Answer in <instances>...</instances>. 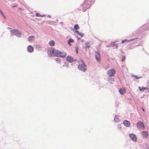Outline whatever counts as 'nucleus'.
<instances>
[{"label": "nucleus", "instance_id": "nucleus-28", "mask_svg": "<svg viewBox=\"0 0 149 149\" xmlns=\"http://www.w3.org/2000/svg\"><path fill=\"white\" fill-rule=\"evenodd\" d=\"M3 17L4 18H6V17L4 15V16H3Z\"/></svg>", "mask_w": 149, "mask_h": 149}, {"label": "nucleus", "instance_id": "nucleus-26", "mask_svg": "<svg viewBox=\"0 0 149 149\" xmlns=\"http://www.w3.org/2000/svg\"><path fill=\"white\" fill-rule=\"evenodd\" d=\"M0 13H1V14L3 16H4V14H3V13L2 12H1Z\"/></svg>", "mask_w": 149, "mask_h": 149}, {"label": "nucleus", "instance_id": "nucleus-23", "mask_svg": "<svg viewBox=\"0 0 149 149\" xmlns=\"http://www.w3.org/2000/svg\"><path fill=\"white\" fill-rule=\"evenodd\" d=\"M55 60H56V61H60V59L58 58H56L55 59Z\"/></svg>", "mask_w": 149, "mask_h": 149}, {"label": "nucleus", "instance_id": "nucleus-6", "mask_svg": "<svg viewBox=\"0 0 149 149\" xmlns=\"http://www.w3.org/2000/svg\"><path fill=\"white\" fill-rule=\"evenodd\" d=\"M137 127L139 129H144V124L143 122L140 121L137 123Z\"/></svg>", "mask_w": 149, "mask_h": 149}, {"label": "nucleus", "instance_id": "nucleus-5", "mask_svg": "<svg viewBox=\"0 0 149 149\" xmlns=\"http://www.w3.org/2000/svg\"><path fill=\"white\" fill-rule=\"evenodd\" d=\"M116 73V71L114 69L109 70L107 74L110 77H112Z\"/></svg>", "mask_w": 149, "mask_h": 149}, {"label": "nucleus", "instance_id": "nucleus-31", "mask_svg": "<svg viewBox=\"0 0 149 149\" xmlns=\"http://www.w3.org/2000/svg\"><path fill=\"white\" fill-rule=\"evenodd\" d=\"M86 1L87 2L88 0H86Z\"/></svg>", "mask_w": 149, "mask_h": 149}, {"label": "nucleus", "instance_id": "nucleus-1", "mask_svg": "<svg viewBox=\"0 0 149 149\" xmlns=\"http://www.w3.org/2000/svg\"><path fill=\"white\" fill-rule=\"evenodd\" d=\"M81 61L82 63V64H81L79 65L78 66V68L79 70L83 72H85L87 69L86 66L83 60H81Z\"/></svg>", "mask_w": 149, "mask_h": 149}, {"label": "nucleus", "instance_id": "nucleus-29", "mask_svg": "<svg viewBox=\"0 0 149 149\" xmlns=\"http://www.w3.org/2000/svg\"><path fill=\"white\" fill-rule=\"evenodd\" d=\"M76 51L77 53H78V50L77 49H76Z\"/></svg>", "mask_w": 149, "mask_h": 149}, {"label": "nucleus", "instance_id": "nucleus-8", "mask_svg": "<svg viewBox=\"0 0 149 149\" xmlns=\"http://www.w3.org/2000/svg\"><path fill=\"white\" fill-rule=\"evenodd\" d=\"M123 124L126 127H129L130 125V122L127 120H125L123 122Z\"/></svg>", "mask_w": 149, "mask_h": 149}, {"label": "nucleus", "instance_id": "nucleus-21", "mask_svg": "<svg viewBox=\"0 0 149 149\" xmlns=\"http://www.w3.org/2000/svg\"><path fill=\"white\" fill-rule=\"evenodd\" d=\"M134 77H135V79H139L141 77H138L137 76H134Z\"/></svg>", "mask_w": 149, "mask_h": 149}, {"label": "nucleus", "instance_id": "nucleus-13", "mask_svg": "<svg viewBox=\"0 0 149 149\" xmlns=\"http://www.w3.org/2000/svg\"><path fill=\"white\" fill-rule=\"evenodd\" d=\"M139 89L140 91L141 92H143L145 90H147L149 89V88L148 87H139Z\"/></svg>", "mask_w": 149, "mask_h": 149}, {"label": "nucleus", "instance_id": "nucleus-20", "mask_svg": "<svg viewBox=\"0 0 149 149\" xmlns=\"http://www.w3.org/2000/svg\"><path fill=\"white\" fill-rule=\"evenodd\" d=\"M36 16L37 17H42V16L39 13H36Z\"/></svg>", "mask_w": 149, "mask_h": 149}, {"label": "nucleus", "instance_id": "nucleus-25", "mask_svg": "<svg viewBox=\"0 0 149 149\" xmlns=\"http://www.w3.org/2000/svg\"><path fill=\"white\" fill-rule=\"evenodd\" d=\"M114 119V120L116 122L117 121V119L116 118H115Z\"/></svg>", "mask_w": 149, "mask_h": 149}, {"label": "nucleus", "instance_id": "nucleus-16", "mask_svg": "<svg viewBox=\"0 0 149 149\" xmlns=\"http://www.w3.org/2000/svg\"><path fill=\"white\" fill-rule=\"evenodd\" d=\"M49 45L51 46H54V42L53 40H52L49 42Z\"/></svg>", "mask_w": 149, "mask_h": 149}, {"label": "nucleus", "instance_id": "nucleus-2", "mask_svg": "<svg viewBox=\"0 0 149 149\" xmlns=\"http://www.w3.org/2000/svg\"><path fill=\"white\" fill-rule=\"evenodd\" d=\"M55 55L58 57H64L66 55V53L64 52H60L58 50H55Z\"/></svg>", "mask_w": 149, "mask_h": 149}, {"label": "nucleus", "instance_id": "nucleus-24", "mask_svg": "<svg viewBox=\"0 0 149 149\" xmlns=\"http://www.w3.org/2000/svg\"><path fill=\"white\" fill-rule=\"evenodd\" d=\"M125 41V40H123L122 41L121 43H123Z\"/></svg>", "mask_w": 149, "mask_h": 149}, {"label": "nucleus", "instance_id": "nucleus-3", "mask_svg": "<svg viewBox=\"0 0 149 149\" xmlns=\"http://www.w3.org/2000/svg\"><path fill=\"white\" fill-rule=\"evenodd\" d=\"M47 52L48 55L50 56H52V55L56 56L55 55V51H54V49L53 48L48 49Z\"/></svg>", "mask_w": 149, "mask_h": 149}, {"label": "nucleus", "instance_id": "nucleus-17", "mask_svg": "<svg viewBox=\"0 0 149 149\" xmlns=\"http://www.w3.org/2000/svg\"><path fill=\"white\" fill-rule=\"evenodd\" d=\"M34 38V37L33 36H31L29 37L28 40L29 41H31L33 40Z\"/></svg>", "mask_w": 149, "mask_h": 149}, {"label": "nucleus", "instance_id": "nucleus-9", "mask_svg": "<svg viewBox=\"0 0 149 149\" xmlns=\"http://www.w3.org/2000/svg\"><path fill=\"white\" fill-rule=\"evenodd\" d=\"M129 136L133 141H136V136L134 134H131L129 135Z\"/></svg>", "mask_w": 149, "mask_h": 149}, {"label": "nucleus", "instance_id": "nucleus-10", "mask_svg": "<svg viewBox=\"0 0 149 149\" xmlns=\"http://www.w3.org/2000/svg\"><path fill=\"white\" fill-rule=\"evenodd\" d=\"M66 59L67 61L69 62H72L74 61L73 58L70 56H67L66 57Z\"/></svg>", "mask_w": 149, "mask_h": 149}, {"label": "nucleus", "instance_id": "nucleus-30", "mask_svg": "<svg viewBox=\"0 0 149 149\" xmlns=\"http://www.w3.org/2000/svg\"><path fill=\"white\" fill-rule=\"evenodd\" d=\"M142 110L143 111H145L144 109H143V108H142Z\"/></svg>", "mask_w": 149, "mask_h": 149}, {"label": "nucleus", "instance_id": "nucleus-27", "mask_svg": "<svg viewBox=\"0 0 149 149\" xmlns=\"http://www.w3.org/2000/svg\"><path fill=\"white\" fill-rule=\"evenodd\" d=\"M0 13H1V14L3 16H4V14H3V13L2 12H1Z\"/></svg>", "mask_w": 149, "mask_h": 149}, {"label": "nucleus", "instance_id": "nucleus-15", "mask_svg": "<svg viewBox=\"0 0 149 149\" xmlns=\"http://www.w3.org/2000/svg\"><path fill=\"white\" fill-rule=\"evenodd\" d=\"M74 41V40L73 39L71 38H70L68 40V41L67 42L68 45L70 46H71V44H70V43L73 42Z\"/></svg>", "mask_w": 149, "mask_h": 149}, {"label": "nucleus", "instance_id": "nucleus-12", "mask_svg": "<svg viewBox=\"0 0 149 149\" xmlns=\"http://www.w3.org/2000/svg\"><path fill=\"white\" fill-rule=\"evenodd\" d=\"M121 95H123L125 93V88H121L119 89V91Z\"/></svg>", "mask_w": 149, "mask_h": 149}, {"label": "nucleus", "instance_id": "nucleus-4", "mask_svg": "<svg viewBox=\"0 0 149 149\" xmlns=\"http://www.w3.org/2000/svg\"><path fill=\"white\" fill-rule=\"evenodd\" d=\"M11 34L13 35H15L18 37H20L21 33L17 30L15 29L12 30L10 31Z\"/></svg>", "mask_w": 149, "mask_h": 149}, {"label": "nucleus", "instance_id": "nucleus-11", "mask_svg": "<svg viewBox=\"0 0 149 149\" xmlns=\"http://www.w3.org/2000/svg\"><path fill=\"white\" fill-rule=\"evenodd\" d=\"M141 133L144 138H146L148 136V133L147 131H143Z\"/></svg>", "mask_w": 149, "mask_h": 149}, {"label": "nucleus", "instance_id": "nucleus-19", "mask_svg": "<svg viewBox=\"0 0 149 149\" xmlns=\"http://www.w3.org/2000/svg\"><path fill=\"white\" fill-rule=\"evenodd\" d=\"M76 32L78 33V34L80 35L81 37H82L83 36H84V34L81 33H79V31H77Z\"/></svg>", "mask_w": 149, "mask_h": 149}, {"label": "nucleus", "instance_id": "nucleus-22", "mask_svg": "<svg viewBox=\"0 0 149 149\" xmlns=\"http://www.w3.org/2000/svg\"><path fill=\"white\" fill-rule=\"evenodd\" d=\"M125 56H123L122 58V61H123L125 60Z\"/></svg>", "mask_w": 149, "mask_h": 149}, {"label": "nucleus", "instance_id": "nucleus-18", "mask_svg": "<svg viewBox=\"0 0 149 149\" xmlns=\"http://www.w3.org/2000/svg\"><path fill=\"white\" fill-rule=\"evenodd\" d=\"M74 28L75 30H77L79 29V27L78 25L77 24H76L74 26Z\"/></svg>", "mask_w": 149, "mask_h": 149}, {"label": "nucleus", "instance_id": "nucleus-7", "mask_svg": "<svg viewBox=\"0 0 149 149\" xmlns=\"http://www.w3.org/2000/svg\"><path fill=\"white\" fill-rule=\"evenodd\" d=\"M95 56L97 61L100 62V61L101 56L99 53L98 52H96Z\"/></svg>", "mask_w": 149, "mask_h": 149}, {"label": "nucleus", "instance_id": "nucleus-14", "mask_svg": "<svg viewBox=\"0 0 149 149\" xmlns=\"http://www.w3.org/2000/svg\"><path fill=\"white\" fill-rule=\"evenodd\" d=\"M27 49L28 51L30 52H32L33 50V47L31 45L29 46L28 47Z\"/></svg>", "mask_w": 149, "mask_h": 149}]
</instances>
